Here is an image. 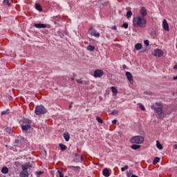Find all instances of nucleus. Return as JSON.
<instances>
[{"label":"nucleus","instance_id":"obj_1","mask_svg":"<svg viewBox=\"0 0 177 177\" xmlns=\"http://www.w3.org/2000/svg\"><path fill=\"white\" fill-rule=\"evenodd\" d=\"M133 24L134 27H140V28H145L147 26V21L145 17H136L133 19Z\"/></svg>","mask_w":177,"mask_h":177},{"label":"nucleus","instance_id":"obj_2","mask_svg":"<svg viewBox=\"0 0 177 177\" xmlns=\"http://www.w3.org/2000/svg\"><path fill=\"white\" fill-rule=\"evenodd\" d=\"M162 107H164L162 102H156L151 106V110H153L159 117H162Z\"/></svg>","mask_w":177,"mask_h":177},{"label":"nucleus","instance_id":"obj_3","mask_svg":"<svg viewBox=\"0 0 177 177\" xmlns=\"http://www.w3.org/2000/svg\"><path fill=\"white\" fill-rule=\"evenodd\" d=\"M130 142L133 145H142L145 142V138L142 136H136L130 139Z\"/></svg>","mask_w":177,"mask_h":177},{"label":"nucleus","instance_id":"obj_4","mask_svg":"<svg viewBox=\"0 0 177 177\" xmlns=\"http://www.w3.org/2000/svg\"><path fill=\"white\" fill-rule=\"evenodd\" d=\"M47 110L42 105H39L36 106L35 113L37 115H39L40 114H45Z\"/></svg>","mask_w":177,"mask_h":177},{"label":"nucleus","instance_id":"obj_5","mask_svg":"<svg viewBox=\"0 0 177 177\" xmlns=\"http://www.w3.org/2000/svg\"><path fill=\"white\" fill-rule=\"evenodd\" d=\"M152 55L155 56L156 57H162L164 55V52L160 49H155L153 52H152Z\"/></svg>","mask_w":177,"mask_h":177},{"label":"nucleus","instance_id":"obj_6","mask_svg":"<svg viewBox=\"0 0 177 177\" xmlns=\"http://www.w3.org/2000/svg\"><path fill=\"white\" fill-rule=\"evenodd\" d=\"M104 73L103 72L102 70L97 69V70H95V72H94L93 77H94L95 78H100V77H102Z\"/></svg>","mask_w":177,"mask_h":177},{"label":"nucleus","instance_id":"obj_7","mask_svg":"<svg viewBox=\"0 0 177 177\" xmlns=\"http://www.w3.org/2000/svg\"><path fill=\"white\" fill-rule=\"evenodd\" d=\"M89 34L91 35V37H95V38H99L100 37V33L96 32V30L93 28H91L88 30Z\"/></svg>","mask_w":177,"mask_h":177},{"label":"nucleus","instance_id":"obj_8","mask_svg":"<svg viewBox=\"0 0 177 177\" xmlns=\"http://www.w3.org/2000/svg\"><path fill=\"white\" fill-rule=\"evenodd\" d=\"M126 77L130 84H133V76L132 75V73L126 72Z\"/></svg>","mask_w":177,"mask_h":177},{"label":"nucleus","instance_id":"obj_9","mask_svg":"<svg viewBox=\"0 0 177 177\" xmlns=\"http://www.w3.org/2000/svg\"><path fill=\"white\" fill-rule=\"evenodd\" d=\"M162 28L165 31H169V25H168V22H167V19H163Z\"/></svg>","mask_w":177,"mask_h":177},{"label":"nucleus","instance_id":"obj_10","mask_svg":"<svg viewBox=\"0 0 177 177\" xmlns=\"http://www.w3.org/2000/svg\"><path fill=\"white\" fill-rule=\"evenodd\" d=\"M68 169H72V171H75V172H79L81 167L80 166H68Z\"/></svg>","mask_w":177,"mask_h":177},{"label":"nucleus","instance_id":"obj_11","mask_svg":"<svg viewBox=\"0 0 177 177\" xmlns=\"http://www.w3.org/2000/svg\"><path fill=\"white\" fill-rule=\"evenodd\" d=\"M32 165L30 163H26L25 165H21V168L23 171H27L28 168H32Z\"/></svg>","mask_w":177,"mask_h":177},{"label":"nucleus","instance_id":"obj_12","mask_svg":"<svg viewBox=\"0 0 177 177\" xmlns=\"http://www.w3.org/2000/svg\"><path fill=\"white\" fill-rule=\"evenodd\" d=\"M29 175L30 174H28V171H24V170H22L19 174L20 177H28Z\"/></svg>","mask_w":177,"mask_h":177},{"label":"nucleus","instance_id":"obj_13","mask_svg":"<svg viewBox=\"0 0 177 177\" xmlns=\"http://www.w3.org/2000/svg\"><path fill=\"white\" fill-rule=\"evenodd\" d=\"M36 28H46V24H35Z\"/></svg>","mask_w":177,"mask_h":177},{"label":"nucleus","instance_id":"obj_14","mask_svg":"<svg viewBox=\"0 0 177 177\" xmlns=\"http://www.w3.org/2000/svg\"><path fill=\"white\" fill-rule=\"evenodd\" d=\"M140 15L144 17V16H146L147 15V11L146 10V8L142 7L140 11Z\"/></svg>","mask_w":177,"mask_h":177},{"label":"nucleus","instance_id":"obj_15","mask_svg":"<svg viewBox=\"0 0 177 177\" xmlns=\"http://www.w3.org/2000/svg\"><path fill=\"white\" fill-rule=\"evenodd\" d=\"M31 129V126L30 124H26L21 126V129L23 131H28V129Z\"/></svg>","mask_w":177,"mask_h":177},{"label":"nucleus","instance_id":"obj_16","mask_svg":"<svg viewBox=\"0 0 177 177\" xmlns=\"http://www.w3.org/2000/svg\"><path fill=\"white\" fill-rule=\"evenodd\" d=\"M102 174H103L104 176H105V177L110 176V171H109V169H104L102 171Z\"/></svg>","mask_w":177,"mask_h":177},{"label":"nucleus","instance_id":"obj_17","mask_svg":"<svg viewBox=\"0 0 177 177\" xmlns=\"http://www.w3.org/2000/svg\"><path fill=\"white\" fill-rule=\"evenodd\" d=\"M35 8L39 12H42V6L41 5H39V3H36L35 5Z\"/></svg>","mask_w":177,"mask_h":177},{"label":"nucleus","instance_id":"obj_18","mask_svg":"<svg viewBox=\"0 0 177 177\" xmlns=\"http://www.w3.org/2000/svg\"><path fill=\"white\" fill-rule=\"evenodd\" d=\"M111 89L112 91L113 95H114V96H117V93H118V90L117 89V88L112 86Z\"/></svg>","mask_w":177,"mask_h":177},{"label":"nucleus","instance_id":"obj_19","mask_svg":"<svg viewBox=\"0 0 177 177\" xmlns=\"http://www.w3.org/2000/svg\"><path fill=\"white\" fill-rule=\"evenodd\" d=\"M23 140H21V139H16L15 140V143L16 145L15 146H18L19 147H21V143H22Z\"/></svg>","mask_w":177,"mask_h":177},{"label":"nucleus","instance_id":"obj_20","mask_svg":"<svg viewBox=\"0 0 177 177\" xmlns=\"http://www.w3.org/2000/svg\"><path fill=\"white\" fill-rule=\"evenodd\" d=\"M126 9H127V10H128L127 12V19H129V17H131L132 16V11H131L130 8H127Z\"/></svg>","mask_w":177,"mask_h":177},{"label":"nucleus","instance_id":"obj_21","mask_svg":"<svg viewBox=\"0 0 177 177\" xmlns=\"http://www.w3.org/2000/svg\"><path fill=\"white\" fill-rule=\"evenodd\" d=\"M142 44L140 43L136 44L134 46L136 50H140V49H142Z\"/></svg>","mask_w":177,"mask_h":177},{"label":"nucleus","instance_id":"obj_22","mask_svg":"<svg viewBox=\"0 0 177 177\" xmlns=\"http://www.w3.org/2000/svg\"><path fill=\"white\" fill-rule=\"evenodd\" d=\"M131 149H132V150H138V149H140V145H133L131 146Z\"/></svg>","mask_w":177,"mask_h":177},{"label":"nucleus","instance_id":"obj_23","mask_svg":"<svg viewBox=\"0 0 177 177\" xmlns=\"http://www.w3.org/2000/svg\"><path fill=\"white\" fill-rule=\"evenodd\" d=\"M59 147H60V150L62 151H65V150H67V146L63 144H59Z\"/></svg>","mask_w":177,"mask_h":177},{"label":"nucleus","instance_id":"obj_24","mask_svg":"<svg viewBox=\"0 0 177 177\" xmlns=\"http://www.w3.org/2000/svg\"><path fill=\"white\" fill-rule=\"evenodd\" d=\"M64 138L66 142H68V140H70V134L68 133H65L64 134Z\"/></svg>","mask_w":177,"mask_h":177},{"label":"nucleus","instance_id":"obj_25","mask_svg":"<svg viewBox=\"0 0 177 177\" xmlns=\"http://www.w3.org/2000/svg\"><path fill=\"white\" fill-rule=\"evenodd\" d=\"M156 147L159 149V150H162V145L160 143V141H156Z\"/></svg>","mask_w":177,"mask_h":177},{"label":"nucleus","instance_id":"obj_26","mask_svg":"<svg viewBox=\"0 0 177 177\" xmlns=\"http://www.w3.org/2000/svg\"><path fill=\"white\" fill-rule=\"evenodd\" d=\"M160 162V158L156 157L153 160V165H156V164H158Z\"/></svg>","mask_w":177,"mask_h":177},{"label":"nucleus","instance_id":"obj_27","mask_svg":"<svg viewBox=\"0 0 177 177\" xmlns=\"http://www.w3.org/2000/svg\"><path fill=\"white\" fill-rule=\"evenodd\" d=\"M87 49L90 51V52H93V50H95V46H92V45H88L87 46Z\"/></svg>","mask_w":177,"mask_h":177},{"label":"nucleus","instance_id":"obj_28","mask_svg":"<svg viewBox=\"0 0 177 177\" xmlns=\"http://www.w3.org/2000/svg\"><path fill=\"white\" fill-rule=\"evenodd\" d=\"M2 174H8L9 172V169L8 167H3L1 169Z\"/></svg>","mask_w":177,"mask_h":177},{"label":"nucleus","instance_id":"obj_29","mask_svg":"<svg viewBox=\"0 0 177 177\" xmlns=\"http://www.w3.org/2000/svg\"><path fill=\"white\" fill-rule=\"evenodd\" d=\"M24 124H26L27 125H31V120L28 119H24Z\"/></svg>","mask_w":177,"mask_h":177},{"label":"nucleus","instance_id":"obj_30","mask_svg":"<svg viewBox=\"0 0 177 177\" xmlns=\"http://www.w3.org/2000/svg\"><path fill=\"white\" fill-rule=\"evenodd\" d=\"M3 2L5 5H7V6H10V3L12 2V0H3Z\"/></svg>","mask_w":177,"mask_h":177},{"label":"nucleus","instance_id":"obj_31","mask_svg":"<svg viewBox=\"0 0 177 177\" xmlns=\"http://www.w3.org/2000/svg\"><path fill=\"white\" fill-rule=\"evenodd\" d=\"M76 82L78 84H81L82 85H84V84H85V82H84L82 79H76Z\"/></svg>","mask_w":177,"mask_h":177},{"label":"nucleus","instance_id":"obj_32","mask_svg":"<svg viewBox=\"0 0 177 177\" xmlns=\"http://www.w3.org/2000/svg\"><path fill=\"white\" fill-rule=\"evenodd\" d=\"M96 120H97V122H99L100 124H103V119L101 118L100 117H97Z\"/></svg>","mask_w":177,"mask_h":177},{"label":"nucleus","instance_id":"obj_33","mask_svg":"<svg viewBox=\"0 0 177 177\" xmlns=\"http://www.w3.org/2000/svg\"><path fill=\"white\" fill-rule=\"evenodd\" d=\"M111 115H115V114H118V111L117 110H113L111 113H110Z\"/></svg>","mask_w":177,"mask_h":177},{"label":"nucleus","instance_id":"obj_34","mask_svg":"<svg viewBox=\"0 0 177 177\" xmlns=\"http://www.w3.org/2000/svg\"><path fill=\"white\" fill-rule=\"evenodd\" d=\"M8 114H9V111H8V110L1 111V115H8Z\"/></svg>","mask_w":177,"mask_h":177},{"label":"nucleus","instance_id":"obj_35","mask_svg":"<svg viewBox=\"0 0 177 177\" xmlns=\"http://www.w3.org/2000/svg\"><path fill=\"white\" fill-rule=\"evenodd\" d=\"M139 107L142 111H145V110H146V108H145V106H143V104H139Z\"/></svg>","mask_w":177,"mask_h":177},{"label":"nucleus","instance_id":"obj_36","mask_svg":"<svg viewBox=\"0 0 177 177\" xmlns=\"http://www.w3.org/2000/svg\"><path fill=\"white\" fill-rule=\"evenodd\" d=\"M57 172L58 174H59V177H64V174H63V172L62 171V170L59 169Z\"/></svg>","mask_w":177,"mask_h":177},{"label":"nucleus","instance_id":"obj_37","mask_svg":"<svg viewBox=\"0 0 177 177\" xmlns=\"http://www.w3.org/2000/svg\"><path fill=\"white\" fill-rule=\"evenodd\" d=\"M42 174H44V171H36L37 177H39V176Z\"/></svg>","mask_w":177,"mask_h":177},{"label":"nucleus","instance_id":"obj_38","mask_svg":"<svg viewBox=\"0 0 177 177\" xmlns=\"http://www.w3.org/2000/svg\"><path fill=\"white\" fill-rule=\"evenodd\" d=\"M144 44L146 46H149L150 45L148 39L145 40Z\"/></svg>","mask_w":177,"mask_h":177},{"label":"nucleus","instance_id":"obj_39","mask_svg":"<svg viewBox=\"0 0 177 177\" xmlns=\"http://www.w3.org/2000/svg\"><path fill=\"white\" fill-rule=\"evenodd\" d=\"M129 167L128 165H125L124 167L121 168V171L122 172H124V171H125V169H128Z\"/></svg>","mask_w":177,"mask_h":177},{"label":"nucleus","instance_id":"obj_40","mask_svg":"<svg viewBox=\"0 0 177 177\" xmlns=\"http://www.w3.org/2000/svg\"><path fill=\"white\" fill-rule=\"evenodd\" d=\"M122 27L123 28H128V24L127 23H124L122 25Z\"/></svg>","mask_w":177,"mask_h":177},{"label":"nucleus","instance_id":"obj_41","mask_svg":"<svg viewBox=\"0 0 177 177\" xmlns=\"http://www.w3.org/2000/svg\"><path fill=\"white\" fill-rule=\"evenodd\" d=\"M127 177L132 176V171L129 170V171L127 174Z\"/></svg>","mask_w":177,"mask_h":177},{"label":"nucleus","instance_id":"obj_42","mask_svg":"<svg viewBox=\"0 0 177 177\" xmlns=\"http://www.w3.org/2000/svg\"><path fill=\"white\" fill-rule=\"evenodd\" d=\"M7 99H8V100H10V101L13 100V97H12V96H10V95H8V96L7 97Z\"/></svg>","mask_w":177,"mask_h":177},{"label":"nucleus","instance_id":"obj_43","mask_svg":"<svg viewBox=\"0 0 177 177\" xmlns=\"http://www.w3.org/2000/svg\"><path fill=\"white\" fill-rule=\"evenodd\" d=\"M112 124H117V120H113L112 121Z\"/></svg>","mask_w":177,"mask_h":177},{"label":"nucleus","instance_id":"obj_44","mask_svg":"<svg viewBox=\"0 0 177 177\" xmlns=\"http://www.w3.org/2000/svg\"><path fill=\"white\" fill-rule=\"evenodd\" d=\"M174 149L175 150H177V144H176V145H174Z\"/></svg>","mask_w":177,"mask_h":177},{"label":"nucleus","instance_id":"obj_45","mask_svg":"<svg viewBox=\"0 0 177 177\" xmlns=\"http://www.w3.org/2000/svg\"><path fill=\"white\" fill-rule=\"evenodd\" d=\"M73 107V102H71L70 105H69V109H72Z\"/></svg>","mask_w":177,"mask_h":177},{"label":"nucleus","instance_id":"obj_46","mask_svg":"<svg viewBox=\"0 0 177 177\" xmlns=\"http://www.w3.org/2000/svg\"><path fill=\"white\" fill-rule=\"evenodd\" d=\"M174 70H177V64L174 65Z\"/></svg>","mask_w":177,"mask_h":177},{"label":"nucleus","instance_id":"obj_47","mask_svg":"<svg viewBox=\"0 0 177 177\" xmlns=\"http://www.w3.org/2000/svg\"><path fill=\"white\" fill-rule=\"evenodd\" d=\"M113 30H117V26H113Z\"/></svg>","mask_w":177,"mask_h":177},{"label":"nucleus","instance_id":"obj_48","mask_svg":"<svg viewBox=\"0 0 177 177\" xmlns=\"http://www.w3.org/2000/svg\"><path fill=\"white\" fill-rule=\"evenodd\" d=\"M6 132H9V131H11V130H10V129L7 128V129H6Z\"/></svg>","mask_w":177,"mask_h":177},{"label":"nucleus","instance_id":"obj_49","mask_svg":"<svg viewBox=\"0 0 177 177\" xmlns=\"http://www.w3.org/2000/svg\"><path fill=\"white\" fill-rule=\"evenodd\" d=\"M118 134L120 135V136H121L122 135V132L119 131V132H118Z\"/></svg>","mask_w":177,"mask_h":177},{"label":"nucleus","instance_id":"obj_50","mask_svg":"<svg viewBox=\"0 0 177 177\" xmlns=\"http://www.w3.org/2000/svg\"><path fill=\"white\" fill-rule=\"evenodd\" d=\"M131 177H139V176H136V175H135V174H133V175H131Z\"/></svg>","mask_w":177,"mask_h":177},{"label":"nucleus","instance_id":"obj_51","mask_svg":"<svg viewBox=\"0 0 177 177\" xmlns=\"http://www.w3.org/2000/svg\"><path fill=\"white\" fill-rule=\"evenodd\" d=\"M78 158H79V161H82V159L81 158L80 156H78Z\"/></svg>","mask_w":177,"mask_h":177},{"label":"nucleus","instance_id":"obj_52","mask_svg":"<svg viewBox=\"0 0 177 177\" xmlns=\"http://www.w3.org/2000/svg\"><path fill=\"white\" fill-rule=\"evenodd\" d=\"M61 38H63L64 37V35L62 34L60 35Z\"/></svg>","mask_w":177,"mask_h":177}]
</instances>
